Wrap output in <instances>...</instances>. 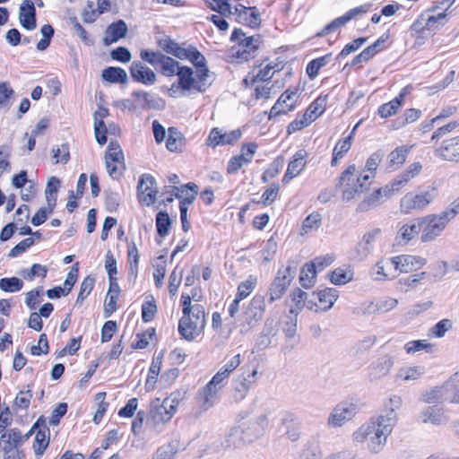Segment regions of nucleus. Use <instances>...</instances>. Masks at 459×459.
Instances as JSON below:
<instances>
[{
	"mask_svg": "<svg viewBox=\"0 0 459 459\" xmlns=\"http://www.w3.org/2000/svg\"><path fill=\"white\" fill-rule=\"evenodd\" d=\"M396 423L397 417L392 411L388 416L372 418L353 433V440L360 443L368 440L369 451L378 454L382 451Z\"/></svg>",
	"mask_w": 459,
	"mask_h": 459,
	"instance_id": "nucleus-1",
	"label": "nucleus"
},
{
	"mask_svg": "<svg viewBox=\"0 0 459 459\" xmlns=\"http://www.w3.org/2000/svg\"><path fill=\"white\" fill-rule=\"evenodd\" d=\"M178 406V402L166 398L160 401V398L154 399L150 405V413L146 420V424L155 429L160 431L162 427L170 420Z\"/></svg>",
	"mask_w": 459,
	"mask_h": 459,
	"instance_id": "nucleus-2",
	"label": "nucleus"
},
{
	"mask_svg": "<svg viewBox=\"0 0 459 459\" xmlns=\"http://www.w3.org/2000/svg\"><path fill=\"white\" fill-rule=\"evenodd\" d=\"M356 166L350 165L340 176L338 186H343L342 200L349 202L357 195L368 190L369 183L356 174Z\"/></svg>",
	"mask_w": 459,
	"mask_h": 459,
	"instance_id": "nucleus-3",
	"label": "nucleus"
},
{
	"mask_svg": "<svg viewBox=\"0 0 459 459\" xmlns=\"http://www.w3.org/2000/svg\"><path fill=\"white\" fill-rule=\"evenodd\" d=\"M267 424V415L262 414L255 420L241 422L231 430L230 437H238L243 445L250 444L263 435Z\"/></svg>",
	"mask_w": 459,
	"mask_h": 459,
	"instance_id": "nucleus-4",
	"label": "nucleus"
},
{
	"mask_svg": "<svg viewBox=\"0 0 459 459\" xmlns=\"http://www.w3.org/2000/svg\"><path fill=\"white\" fill-rule=\"evenodd\" d=\"M205 312L202 305H195L193 317H181L178 324V333L188 342L198 337L205 327Z\"/></svg>",
	"mask_w": 459,
	"mask_h": 459,
	"instance_id": "nucleus-5",
	"label": "nucleus"
},
{
	"mask_svg": "<svg viewBox=\"0 0 459 459\" xmlns=\"http://www.w3.org/2000/svg\"><path fill=\"white\" fill-rule=\"evenodd\" d=\"M140 56L143 61L147 62L154 69L168 77L175 75L179 65L178 61L159 50L143 49L141 50Z\"/></svg>",
	"mask_w": 459,
	"mask_h": 459,
	"instance_id": "nucleus-6",
	"label": "nucleus"
},
{
	"mask_svg": "<svg viewBox=\"0 0 459 459\" xmlns=\"http://www.w3.org/2000/svg\"><path fill=\"white\" fill-rule=\"evenodd\" d=\"M420 221L422 225L420 240L426 243L431 242L441 236L450 220L442 212L439 214H429L420 217Z\"/></svg>",
	"mask_w": 459,
	"mask_h": 459,
	"instance_id": "nucleus-7",
	"label": "nucleus"
},
{
	"mask_svg": "<svg viewBox=\"0 0 459 459\" xmlns=\"http://www.w3.org/2000/svg\"><path fill=\"white\" fill-rule=\"evenodd\" d=\"M296 267H292L290 265L278 271L277 275L272 281L267 292L269 303H273L281 299L294 279Z\"/></svg>",
	"mask_w": 459,
	"mask_h": 459,
	"instance_id": "nucleus-8",
	"label": "nucleus"
},
{
	"mask_svg": "<svg viewBox=\"0 0 459 459\" xmlns=\"http://www.w3.org/2000/svg\"><path fill=\"white\" fill-rule=\"evenodd\" d=\"M23 443L22 431L17 428L9 429L0 436V451L4 453V456L13 455L19 459L22 454L19 448Z\"/></svg>",
	"mask_w": 459,
	"mask_h": 459,
	"instance_id": "nucleus-9",
	"label": "nucleus"
},
{
	"mask_svg": "<svg viewBox=\"0 0 459 459\" xmlns=\"http://www.w3.org/2000/svg\"><path fill=\"white\" fill-rule=\"evenodd\" d=\"M359 412V406L352 402H342L338 403L331 411L327 424L331 427H342L347 421L351 420Z\"/></svg>",
	"mask_w": 459,
	"mask_h": 459,
	"instance_id": "nucleus-10",
	"label": "nucleus"
},
{
	"mask_svg": "<svg viewBox=\"0 0 459 459\" xmlns=\"http://www.w3.org/2000/svg\"><path fill=\"white\" fill-rule=\"evenodd\" d=\"M437 196L436 189L421 192L418 195H406L401 201L402 211L408 213L411 210H421L430 204Z\"/></svg>",
	"mask_w": 459,
	"mask_h": 459,
	"instance_id": "nucleus-11",
	"label": "nucleus"
},
{
	"mask_svg": "<svg viewBox=\"0 0 459 459\" xmlns=\"http://www.w3.org/2000/svg\"><path fill=\"white\" fill-rule=\"evenodd\" d=\"M394 365V357L385 354L374 360L368 368V378L370 383H376L387 376Z\"/></svg>",
	"mask_w": 459,
	"mask_h": 459,
	"instance_id": "nucleus-12",
	"label": "nucleus"
},
{
	"mask_svg": "<svg viewBox=\"0 0 459 459\" xmlns=\"http://www.w3.org/2000/svg\"><path fill=\"white\" fill-rule=\"evenodd\" d=\"M434 155L442 160L459 162V135L444 140L434 149Z\"/></svg>",
	"mask_w": 459,
	"mask_h": 459,
	"instance_id": "nucleus-13",
	"label": "nucleus"
},
{
	"mask_svg": "<svg viewBox=\"0 0 459 459\" xmlns=\"http://www.w3.org/2000/svg\"><path fill=\"white\" fill-rule=\"evenodd\" d=\"M154 178L150 174H143L138 182L137 192L139 202L152 205L156 201L157 190L153 189Z\"/></svg>",
	"mask_w": 459,
	"mask_h": 459,
	"instance_id": "nucleus-14",
	"label": "nucleus"
},
{
	"mask_svg": "<svg viewBox=\"0 0 459 459\" xmlns=\"http://www.w3.org/2000/svg\"><path fill=\"white\" fill-rule=\"evenodd\" d=\"M427 260L421 256L398 255L388 260L387 265H394L401 273H408L425 265Z\"/></svg>",
	"mask_w": 459,
	"mask_h": 459,
	"instance_id": "nucleus-15",
	"label": "nucleus"
},
{
	"mask_svg": "<svg viewBox=\"0 0 459 459\" xmlns=\"http://www.w3.org/2000/svg\"><path fill=\"white\" fill-rule=\"evenodd\" d=\"M451 388V379L445 382L442 385L435 386L422 394L421 399L426 403H449Z\"/></svg>",
	"mask_w": 459,
	"mask_h": 459,
	"instance_id": "nucleus-16",
	"label": "nucleus"
},
{
	"mask_svg": "<svg viewBox=\"0 0 459 459\" xmlns=\"http://www.w3.org/2000/svg\"><path fill=\"white\" fill-rule=\"evenodd\" d=\"M132 78L145 85L154 84L157 81L156 74L144 64L139 61H134L130 66Z\"/></svg>",
	"mask_w": 459,
	"mask_h": 459,
	"instance_id": "nucleus-17",
	"label": "nucleus"
},
{
	"mask_svg": "<svg viewBox=\"0 0 459 459\" xmlns=\"http://www.w3.org/2000/svg\"><path fill=\"white\" fill-rule=\"evenodd\" d=\"M393 193L392 186H385V188H379L360 202L357 207V211L361 212L375 208L384 200L388 199Z\"/></svg>",
	"mask_w": 459,
	"mask_h": 459,
	"instance_id": "nucleus-18",
	"label": "nucleus"
},
{
	"mask_svg": "<svg viewBox=\"0 0 459 459\" xmlns=\"http://www.w3.org/2000/svg\"><path fill=\"white\" fill-rule=\"evenodd\" d=\"M256 375L257 370L254 369L252 372H248L247 375L241 374L234 379L233 388L236 400H242L246 397L252 385L256 381Z\"/></svg>",
	"mask_w": 459,
	"mask_h": 459,
	"instance_id": "nucleus-19",
	"label": "nucleus"
},
{
	"mask_svg": "<svg viewBox=\"0 0 459 459\" xmlns=\"http://www.w3.org/2000/svg\"><path fill=\"white\" fill-rule=\"evenodd\" d=\"M307 152L306 150H299L293 156V159L288 164L286 173L282 178L284 184L293 179L300 174L306 166V158Z\"/></svg>",
	"mask_w": 459,
	"mask_h": 459,
	"instance_id": "nucleus-20",
	"label": "nucleus"
},
{
	"mask_svg": "<svg viewBox=\"0 0 459 459\" xmlns=\"http://www.w3.org/2000/svg\"><path fill=\"white\" fill-rule=\"evenodd\" d=\"M19 22L25 30H32L36 29V9L33 2L30 0L22 1L20 6Z\"/></svg>",
	"mask_w": 459,
	"mask_h": 459,
	"instance_id": "nucleus-21",
	"label": "nucleus"
},
{
	"mask_svg": "<svg viewBox=\"0 0 459 459\" xmlns=\"http://www.w3.org/2000/svg\"><path fill=\"white\" fill-rule=\"evenodd\" d=\"M420 231L422 232L420 218L413 219L400 228L396 240L398 244L405 245L418 236Z\"/></svg>",
	"mask_w": 459,
	"mask_h": 459,
	"instance_id": "nucleus-22",
	"label": "nucleus"
},
{
	"mask_svg": "<svg viewBox=\"0 0 459 459\" xmlns=\"http://www.w3.org/2000/svg\"><path fill=\"white\" fill-rule=\"evenodd\" d=\"M176 74L178 76V85L183 90L194 89L199 92H204L205 87H202L201 84L195 82L194 78L193 69L188 66H179L176 71Z\"/></svg>",
	"mask_w": 459,
	"mask_h": 459,
	"instance_id": "nucleus-23",
	"label": "nucleus"
},
{
	"mask_svg": "<svg viewBox=\"0 0 459 459\" xmlns=\"http://www.w3.org/2000/svg\"><path fill=\"white\" fill-rule=\"evenodd\" d=\"M298 94V90L285 91L276 103L272 107L270 110V117L279 116L280 114H286L288 111H290L294 108V102L288 103L290 100H293Z\"/></svg>",
	"mask_w": 459,
	"mask_h": 459,
	"instance_id": "nucleus-24",
	"label": "nucleus"
},
{
	"mask_svg": "<svg viewBox=\"0 0 459 459\" xmlns=\"http://www.w3.org/2000/svg\"><path fill=\"white\" fill-rule=\"evenodd\" d=\"M127 32V25L123 20H118L116 22H112L108 26L105 31V37L103 38V44L109 46L114 42L118 41L120 39L126 37Z\"/></svg>",
	"mask_w": 459,
	"mask_h": 459,
	"instance_id": "nucleus-25",
	"label": "nucleus"
},
{
	"mask_svg": "<svg viewBox=\"0 0 459 459\" xmlns=\"http://www.w3.org/2000/svg\"><path fill=\"white\" fill-rule=\"evenodd\" d=\"M446 18V13H439L437 15H431L425 18L424 15H420L411 25V30L416 32H421L425 30H433L438 28L436 23L439 22L441 25L444 24V20Z\"/></svg>",
	"mask_w": 459,
	"mask_h": 459,
	"instance_id": "nucleus-26",
	"label": "nucleus"
},
{
	"mask_svg": "<svg viewBox=\"0 0 459 459\" xmlns=\"http://www.w3.org/2000/svg\"><path fill=\"white\" fill-rule=\"evenodd\" d=\"M260 42V36H250L242 39L239 42L238 49L236 52L238 58L247 61L249 58L254 57L255 52L258 48Z\"/></svg>",
	"mask_w": 459,
	"mask_h": 459,
	"instance_id": "nucleus-27",
	"label": "nucleus"
},
{
	"mask_svg": "<svg viewBox=\"0 0 459 459\" xmlns=\"http://www.w3.org/2000/svg\"><path fill=\"white\" fill-rule=\"evenodd\" d=\"M132 96L143 108L160 109L164 106V101L161 99L155 98L151 93L143 91H134Z\"/></svg>",
	"mask_w": 459,
	"mask_h": 459,
	"instance_id": "nucleus-28",
	"label": "nucleus"
},
{
	"mask_svg": "<svg viewBox=\"0 0 459 459\" xmlns=\"http://www.w3.org/2000/svg\"><path fill=\"white\" fill-rule=\"evenodd\" d=\"M157 44L165 53L182 59L186 56L184 48H181L175 40L167 35L157 39Z\"/></svg>",
	"mask_w": 459,
	"mask_h": 459,
	"instance_id": "nucleus-29",
	"label": "nucleus"
},
{
	"mask_svg": "<svg viewBox=\"0 0 459 459\" xmlns=\"http://www.w3.org/2000/svg\"><path fill=\"white\" fill-rule=\"evenodd\" d=\"M383 157L384 153L381 151L372 153L367 160L364 169L360 172V178L367 180L368 182L374 178L377 167L383 160Z\"/></svg>",
	"mask_w": 459,
	"mask_h": 459,
	"instance_id": "nucleus-30",
	"label": "nucleus"
},
{
	"mask_svg": "<svg viewBox=\"0 0 459 459\" xmlns=\"http://www.w3.org/2000/svg\"><path fill=\"white\" fill-rule=\"evenodd\" d=\"M49 436V429L45 421V428H40L39 430L37 431L33 442V450L37 457H40L48 446Z\"/></svg>",
	"mask_w": 459,
	"mask_h": 459,
	"instance_id": "nucleus-31",
	"label": "nucleus"
},
{
	"mask_svg": "<svg viewBox=\"0 0 459 459\" xmlns=\"http://www.w3.org/2000/svg\"><path fill=\"white\" fill-rule=\"evenodd\" d=\"M282 425L285 427V433L290 441L295 442L300 437L298 418L294 414L286 413L282 419Z\"/></svg>",
	"mask_w": 459,
	"mask_h": 459,
	"instance_id": "nucleus-32",
	"label": "nucleus"
},
{
	"mask_svg": "<svg viewBox=\"0 0 459 459\" xmlns=\"http://www.w3.org/2000/svg\"><path fill=\"white\" fill-rule=\"evenodd\" d=\"M380 233L381 230L379 229H374L363 236L362 240L358 246V253L361 256H367L373 250V244L377 240Z\"/></svg>",
	"mask_w": 459,
	"mask_h": 459,
	"instance_id": "nucleus-33",
	"label": "nucleus"
},
{
	"mask_svg": "<svg viewBox=\"0 0 459 459\" xmlns=\"http://www.w3.org/2000/svg\"><path fill=\"white\" fill-rule=\"evenodd\" d=\"M312 296L313 298H316L318 301L325 306L322 310L326 311L330 309L336 301L338 290L333 288H325L318 290L317 293L313 292Z\"/></svg>",
	"mask_w": 459,
	"mask_h": 459,
	"instance_id": "nucleus-34",
	"label": "nucleus"
},
{
	"mask_svg": "<svg viewBox=\"0 0 459 459\" xmlns=\"http://www.w3.org/2000/svg\"><path fill=\"white\" fill-rule=\"evenodd\" d=\"M265 307L264 297L263 295H255L250 301L247 314L251 319L258 321L263 317Z\"/></svg>",
	"mask_w": 459,
	"mask_h": 459,
	"instance_id": "nucleus-35",
	"label": "nucleus"
},
{
	"mask_svg": "<svg viewBox=\"0 0 459 459\" xmlns=\"http://www.w3.org/2000/svg\"><path fill=\"white\" fill-rule=\"evenodd\" d=\"M101 77L112 83H126L128 81L126 70L121 67L109 66L102 71Z\"/></svg>",
	"mask_w": 459,
	"mask_h": 459,
	"instance_id": "nucleus-36",
	"label": "nucleus"
},
{
	"mask_svg": "<svg viewBox=\"0 0 459 459\" xmlns=\"http://www.w3.org/2000/svg\"><path fill=\"white\" fill-rule=\"evenodd\" d=\"M218 387L207 384L198 393V399L204 410L212 407L217 399Z\"/></svg>",
	"mask_w": 459,
	"mask_h": 459,
	"instance_id": "nucleus-37",
	"label": "nucleus"
},
{
	"mask_svg": "<svg viewBox=\"0 0 459 459\" xmlns=\"http://www.w3.org/2000/svg\"><path fill=\"white\" fill-rule=\"evenodd\" d=\"M420 418L423 423H432L441 425L446 421V417L440 409L436 407H428L420 412Z\"/></svg>",
	"mask_w": 459,
	"mask_h": 459,
	"instance_id": "nucleus-38",
	"label": "nucleus"
},
{
	"mask_svg": "<svg viewBox=\"0 0 459 459\" xmlns=\"http://www.w3.org/2000/svg\"><path fill=\"white\" fill-rule=\"evenodd\" d=\"M405 92H401L399 96L394 98L388 103L381 105L378 108V114L381 117L386 118L394 115L398 108L402 106Z\"/></svg>",
	"mask_w": 459,
	"mask_h": 459,
	"instance_id": "nucleus-39",
	"label": "nucleus"
},
{
	"mask_svg": "<svg viewBox=\"0 0 459 459\" xmlns=\"http://www.w3.org/2000/svg\"><path fill=\"white\" fill-rule=\"evenodd\" d=\"M424 374L421 367H406L399 369L395 375V381H413L419 379Z\"/></svg>",
	"mask_w": 459,
	"mask_h": 459,
	"instance_id": "nucleus-40",
	"label": "nucleus"
},
{
	"mask_svg": "<svg viewBox=\"0 0 459 459\" xmlns=\"http://www.w3.org/2000/svg\"><path fill=\"white\" fill-rule=\"evenodd\" d=\"M316 270L315 269V265L309 263L305 264L299 275L301 286L305 289L311 288L316 283Z\"/></svg>",
	"mask_w": 459,
	"mask_h": 459,
	"instance_id": "nucleus-41",
	"label": "nucleus"
},
{
	"mask_svg": "<svg viewBox=\"0 0 459 459\" xmlns=\"http://www.w3.org/2000/svg\"><path fill=\"white\" fill-rule=\"evenodd\" d=\"M409 153V149L405 146L395 148L388 156V163L391 168L397 169L401 167Z\"/></svg>",
	"mask_w": 459,
	"mask_h": 459,
	"instance_id": "nucleus-42",
	"label": "nucleus"
},
{
	"mask_svg": "<svg viewBox=\"0 0 459 459\" xmlns=\"http://www.w3.org/2000/svg\"><path fill=\"white\" fill-rule=\"evenodd\" d=\"M178 449V441L172 440L168 445L159 447L152 459H173Z\"/></svg>",
	"mask_w": 459,
	"mask_h": 459,
	"instance_id": "nucleus-43",
	"label": "nucleus"
},
{
	"mask_svg": "<svg viewBox=\"0 0 459 459\" xmlns=\"http://www.w3.org/2000/svg\"><path fill=\"white\" fill-rule=\"evenodd\" d=\"M162 355H160L152 359V365L149 369L148 377L146 380V389L151 390L154 388V385L158 380V376L160 370Z\"/></svg>",
	"mask_w": 459,
	"mask_h": 459,
	"instance_id": "nucleus-44",
	"label": "nucleus"
},
{
	"mask_svg": "<svg viewBox=\"0 0 459 459\" xmlns=\"http://www.w3.org/2000/svg\"><path fill=\"white\" fill-rule=\"evenodd\" d=\"M325 100L322 98H317L315 101H313L306 112L304 113L305 117L308 119V122L315 121L321 114H323L325 110Z\"/></svg>",
	"mask_w": 459,
	"mask_h": 459,
	"instance_id": "nucleus-45",
	"label": "nucleus"
},
{
	"mask_svg": "<svg viewBox=\"0 0 459 459\" xmlns=\"http://www.w3.org/2000/svg\"><path fill=\"white\" fill-rule=\"evenodd\" d=\"M171 227V220L167 212H159L156 215L157 232L161 238L168 236Z\"/></svg>",
	"mask_w": 459,
	"mask_h": 459,
	"instance_id": "nucleus-46",
	"label": "nucleus"
},
{
	"mask_svg": "<svg viewBox=\"0 0 459 459\" xmlns=\"http://www.w3.org/2000/svg\"><path fill=\"white\" fill-rule=\"evenodd\" d=\"M331 59V54L313 59L307 65V74L310 79H315L320 68L326 65Z\"/></svg>",
	"mask_w": 459,
	"mask_h": 459,
	"instance_id": "nucleus-47",
	"label": "nucleus"
},
{
	"mask_svg": "<svg viewBox=\"0 0 459 459\" xmlns=\"http://www.w3.org/2000/svg\"><path fill=\"white\" fill-rule=\"evenodd\" d=\"M120 293V288L118 284H116V293H108L107 294L103 314L105 317H109L113 312L117 310V301L118 299Z\"/></svg>",
	"mask_w": 459,
	"mask_h": 459,
	"instance_id": "nucleus-48",
	"label": "nucleus"
},
{
	"mask_svg": "<svg viewBox=\"0 0 459 459\" xmlns=\"http://www.w3.org/2000/svg\"><path fill=\"white\" fill-rule=\"evenodd\" d=\"M186 56L182 59H188L195 67L204 66L206 64L204 56L194 46L185 48Z\"/></svg>",
	"mask_w": 459,
	"mask_h": 459,
	"instance_id": "nucleus-49",
	"label": "nucleus"
},
{
	"mask_svg": "<svg viewBox=\"0 0 459 459\" xmlns=\"http://www.w3.org/2000/svg\"><path fill=\"white\" fill-rule=\"evenodd\" d=\"M108 128L102 119H98V113H94V133L97 143L103 145L107 142Z\"/></svg>",
	"mask_w": 459,
	"mask_h": 459,
	"instance_id": "nucleus-50",
	"label": "nucleus"
},
{
	"mask_svg": "<svg viewBox=\"0 0 459 459\" xmlns=\"http://www.w3.org/2000/svg\"><path fill=\"white\" fill-rule=\"evenodd\" d=\"M453 328V322L450 319L445 318L437 322L434 326L429 329V335L436 338H442L446 333Z\"/></svg>",
	"mask_w": 459,
	"mask_h": 459,
	"instance_id": "nucleus-51",
	"label": "nucleus"
},
{
	"mask_svg": "<svg viewBox=\"0 0 459 459\" xmlns=\"http://www.w3.org/2000/svg\"><path fill=\"white\" fill-rule=\"evenodd\" d=\"M420 115H421V111L420 109H416V108L407 109L404 112L403 117H398L395 120V122H394L395 128H400V127L404 126L407 124L415 122L416 120H418L420 118Z\"/></svg>",
	"mask_w": 459,
	"mask_h": 459,
	"instance_id": "nucleus-52",
	"label": "nucleus"
},
{
	"mask_svg": "<svg viewBox=\"0 0 459 459\" xmlns=\"http://www.w3.org/2000/svg\"><path fill=\"white\" fill-rule=\"evenodd\" d=\"M23 281L17 277L2 278L0 280V290L6 292H16L22 290Z\"/></svg>",
	"mask_w": 459,
	"mask_h": 459,
	"instance_id": "nucleus-53",
	"label": "nucleus"
},
{
	"mask_svg": "<svg viewBox=\"0 0 459 459\" xmlns=\"http://www.w3.org/2000/svg\"><path fill=\"white\" fill-rule=\"evenodd\" d=\"M32 398L31 390L28 389L27 391H20L14 399L13 410H24L26 411L30 403V400Z\"/></svg>",
	"mask_w": 459,
	"mask_h": 459,
	"instance_id": "nucleus-54",
	"label": "nucleus"
},
{
	"mask_svg": "<svg viewBox=\"0 0 459 459\" xmlns=\"http://www.w3.org/2000/svg\"><path fill=\"white\" fill-rule=\"evenodd\" d=\"M250 162V158L246 157L245 147H242V153L230 159L228 164L227 171L229 174L237 172L244 164Z\"/></svg>",
	"mask_w": 459,
	"mask_h": 459,
	"instance_id": "nucleus-55",
	"label": "nucleus"
},
{
	"mask_svg": "<svg viewBox=\"0 0 459 459\" xmlns=\"http://www.w3.org/2000/svg\"><path fill=\"white\" fill-rule=\"evenodd\" d=\"M208 6L221 15L232 14L229 0H205Z\"/></svg>",
	"mask_w": 459,
	"mask_h": 459,
	"instance_id": "nucleus-56",
	"label": "nucleus"
},
{
	"mask_svg": "<svg viewBox=\"0 0 459 459\" xmlns=\"http://www.w3.org/2000/svg\"><path fill=\"white\" fill-rule=\"evenodd\" d=\"M95 282L94 277L88 275L81 283L80 291L76 299V303H82L91 293Z\"/></svg>",
	"mask_w": 459,
	"mask_h": 459,
	"instance_id": "nucleus-57",
	"label": "nucleus"
},
{
	"mask_svg": "<svg viewBox=\"0 0 459 459\" xmlns=\"http://www.w3.org/2000/svg\"><path fill=\"white\" fill-rule=\"evenodd\" d=\"M352 279V273L346 271L342 268H337L332 272L331 281L335 285H342Z\"/></svg>",
	"mask_w": 459,
	"mask_h": 459,
	"instance_id": "nucleus-58",
	"label": "nucleus"
},
{
	"mask_svg": "<svg viewBox=\"0 0 459 459\" xmlns=\"http://www.w3.org/2000/svg\"><path fill=\"white\" fill-rule=\"evenodd\" d=\"M54 164L61 162L62 164L67 163L70 158L69 146L67 143L62 144L60 147L52 149Z\"/></svg>",
	"mask_w": 459,
	"mask_h": 459,
	"instance_id": "nucleus-59",
	"label": "nucleus"
},
{
	"mask_svg": "<svg viewBox=\"0 0 459 459\" xmlns=\"http://www.w3.org/2000/svg\"><path fill=\"white\" fill-rule=\"evenodd\" d=\"M290 312V314H294V316H288L287 320L284 322L282 331L286 337L292 338L297 333L298 312H296L294 308H291Z\"/></svg>",
	"mask_w": 459,
	"mask_h": 459,
	"instance_id": "nucleus-60",
	"label": "nucleus"
},
{
	"mask_svg": "<svg viewBox=\"0 0 459 459\" xmlns=\"http://www.w3.org/2000/svg\"><path fill=\"white\" fill-rule=\"evenodd\" d=\"M321 221L322 218L320 213L313 212L304 220L301 230L303 233H307L310 230L318 229L321 225Z\"/></svg>",
	"mask_w": 459,
	"mask_h": 459,
	"instance_id": "nucleus-61",
	"label": "nucleus"
},
{
	"mask_svg": "<svg viewBox=\"0 0 459 459\" xmlns=\"http://www.w3.org/2000/svg\"><path fill=\"white\" fill-rule=\"evenodd\" d=\"M277 242L273 239V238H270L266 241L264 247L261 251L263 261L264 263H269L270 261H272L277 252Z\"/></svg>",
	"mask_w": 459,
	"mask_h": 459,
	"instance_id": "nucleus-62",
	"label": "nucleus"
},
{
	"mask_svg": "<svg viewBox=\"0 0 459 459\" xmlns=\"http://www.w3.org/2000/svg\"><path fill=\"white\" fill-rule=\"evenodd\" d=\"M433 345L426 340L411 341L405 344L404 349L407 353H414L422 350H431Z\"/></svg>",
	"mask_w": 459,
	"mask_h": 459,
	"instance_id": "nucleus-63",
	"label": "nucleus"
},
{
	"mask_svg": "<svg viewBox=\"0 0 459 459\" xmlns=\"http://www.w3.org/2000/svg\"><path fill=\"white\" fill-rule=\"evenodd\" d=\"M105 206L106 209L112 212L117 210L120 204V198L117 193L112 191L105 192Z\"/></svg>",
	"mask_w": 459,
	"mask_h": 459,
	"instance_id": "nucleus-64",
	"label": "nucleus"
}]
</instances>
